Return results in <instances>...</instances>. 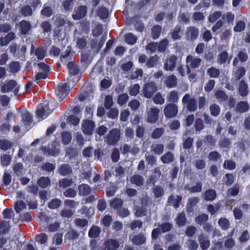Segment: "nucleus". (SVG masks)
Listing matches in <instances>:
<instances>
[{
    "label": "nucleus",
    "mask_w": 250,
    "mask_h": 250,
    "mask_svg": "<svg viewBox=\"0 0 250 250\" xmlns=\"http://www.w3.org/2000/svg\"><path fill=\"white\" fill-rule=\"evenodd\" d=\"M121 137V130L114 128L109 131L104 139V142L108 145L114 146L119 141Z\"/></svg>",
    "instance_id": "f257e3e1"
},
{
    "label": "nucleus",
    "mask_w": 250,
    "mask_h": 250,
    "mask_svg": "<svg viewBox=\"0 0 250 250\" xmlns=\"http://www.w3.org/2000/svg\"><path fill=\"white\" fill-rule=\"evenodd\" d=\"M182 103L186 105L187 108L190 111H195L197 109V104L196 99L191 96L189 94H186L182 99Z\"/></svg>",
    "instance_id": "f03ea898"
},
{
    "label": "nucleus",
    "mask_w": 250,
    "mask_h": 250,
    "mask_svg": "<svg viewBox=\"0 0 250 250\" xmlns=\"http://www.w3.org/2000/svg\"><path fill=\"white\" fill-rule=\"evenodd\" d=\"M157 90V87L154 83L152 82L147 83L143 86V95L145 98L150 99Z\"/></svg>",
    "instance_id": "7ed1b4c3"
},
{
    "label": "nucleus",
    "mask_w": 250,
    "mask_h": 250,
    "mask_svg": "<svg viewBox=\"0 0 250 250\" xmlns=\"http://www.w3.org/2000/svg\"><path fill=\"white\" fill-rule=\"evenodd\" d=\"M160 110L157 107H150L147 110V122L150 124L155 123L158 120Z\"/></svg>",
    "instance_id": "20e7f679"
},
{
    "label": "nucleus",
    "mask_w": 250,
    "mask_h": 250,
    "mask_svg": "<svg viewBox=\"0 0 250 250\" xmlns=\"http://www.w3.org/2000/svg\"><path fill=\"white\" fill-rule=\"evenodd\" d=\"M13 90L15 95H17L19 87L18 86L17 82L14 80H10L5 83V84L2 85L1 87V91L3 93L9 92L11 90Z\"/></svg>",
    "instance_id": "39448f33"
},
{
    "label": "nucleus",
    "mask_w": 250,
    "mask_h": 250,
    "mask_svg": "<svg viewBox=\"0 0 250 250\" xmlns=\"http://www.w3.org/2000/svg\"><path fill=\"white\" fill-rule=\"evenodd\" d=\"M199 30L194 26L187 28L185 33L186 39L188 41H194L199 36Z\"/></svg>",
    "instance_id": "423d86ee"
},
{
    "label": "nucleus",
    "mask_w": 250,
    "mask_h": 250,
    "mask_svg": "<svg viewBox=\"0 0 250 250\" xmlns=\"http://www.w3.org/2000/svg\"><path fill=\"white\" fill-rule=\"evenodd\" d=\"M177 58L175 55L167 56L165 60L164 68L166 71H172L176 66Z\"/></svg>",
    "instance_id": "0eeeda50"
},
{
    "label": "nucleus",
    "mask_w": 250,
    "mask_h": 250,
    "mask_svg": "<svg viewBox=\"0 0 250 250\" xmlns=\"http://www.w3.org/2000/svg\"><path fill=\"white\" fill-rule=\"evenodd\" d=\"M95 123L94 122L89 120H83L82 125V129L83 132L87 135L92 134L95 128Z\"/></svg>",
    "instance_id": "6e6552de"
},
{
    "label": "nucleus",
    "mask_w": 250,
    "mask_h": 250,
    "mask_svg": "<svg viewBox=\"0 0 250 250\" xmlns=\"http://www.w3.org/2000/svg\"><path fill=\"white\" fill-rule=\"evenodd\" d=\"M178 113V107L173 104L167 105L164 109L165 115L168 118H172L175 116Z\"/></svg>",
    "instance_id": "1a4fd4ad"
},
{
    "label": "nucleus",
    "mask_w": 250,
    "mask_h": 250,
    "mask_svg": "<svg viewBox=\"0 0 250 250\" xmlns=\"http://www.w3.org/2000/svg\"><path fill=\"white\" fill-rule=\"evenodd\" d=\"M49 110L47 104H41L36 110V115L39 120L45 118L49 114Z\"/></svg>",
    "instance_id": "9d476101"
},
{
    "label": "nucleus",
    "mask_w": 250,
    "mask_h": 250,
    "mask_svg": "<svg viewBox=\"0 0 250 250\" xmlns=\"http://www.w3.org/2000/svg\"><path fill=\"white\" fill-rule=\"evenodd\" d=\"M87 13V7L84 5H81L76 7L72 15L74 20H78L84 17Z\"/></svg>",
    "instance_id": "9b49d317"
},
{
    "label": "nucleus",
    "mask_w": 250,
    "mask_h": 250,
    "mask_svg": "<svg viewBox=\"0 0 250 250\" xmlns=\"http://www.w3.org/2000/svg\"><path fill=\"white\" fill-rule=\"evenodd\" d=\"M118 240L114 239H108L104 243V250H117L119 247Z\"/></svg>",
    "instance_id": "f8f14e48"
},
{
    "label": "nucleus",
    "mask_w": 250,
    "mask_h": 250,
    "mask_svg": "<svg viewBox=\"0 0 250 250\" xmlns=\"http://www.w3.org/2000/svg\"><path fill=\"white\" fill-rule=\"evenodd\" d=\"M201 59L197 57H193L190 55L187 56L186 59L187 64L192 68L198 67L201 62Z\"/></svg>",
    "instance_id": "ddd939ff"
},
{
    "label": "nucleus",
    "mask_w": 250,
    "mask_h": 250,
    "mask_svg": "<svg viewBox=\"0 0 250 250\" xmlns=\"http://www.w3.org/2000/svg\"><path fill=\"white\" fill-rule=\"evenodd\" d=\"M69 92V89L67 83L62 84L58 86L57 90L56 91L57 95L60 98H64L65 97Z\"/></svg>",
    "instance_id": "4468645a"
},
{
    "label": "nucleus",
    "mask_w": 250,
    "mask_h": 250,
    "mask_svg": "<svg viewBox=\"0 0 250 250\" xmlns=\"http://www.w3.org/2000/svg\"><path fill=\"white\" fill-rule=\"evenodd\" d=\"M31 220V217L28 212L21 213L17 214V217H13V222L17 223L19 221L21 222H29Z\"/></svg>",
    "instance_id": "2eb2a0df"
},
{
    "label": "nucleus",
    "mask_w": 250,
    "mask_h": 250,
    "mask_svg": "<svg viewBox=\"0 0 250 250\" xmlns=\"http://www.w3.org/2000/svg\"><path fill=\"white\" fill-rule=\"evenodd\" d=\"M146 237L143 234H139L133 236L132 243L135 245H141L145 243Z\"/></svg>",
    "instance_id": "dca6fc26"
},
{
    "label": "nucleus",
    "mask_w": 250,
    "mask_h": 250,
    "mask_svg": "<svg viewBox=\"0 0 250 250\" xmlns=\"http://www.w3.org/2000/svg\"><path fill=\"white\" fill-rule=\"evenodd\" d=\"M164 150V146L161 144H152L151 146V151L156 155L162 154Z\"/></svg>",
    "instance_id": "f3484780"
},
{
    "label": "nucleus",
    "mask_w": 250,
    "mask_h": 250,
    "mask_svg": "<svg viewBox=\"0 0 250 250\" xmlns=\"http://www.w3.org/2000/svg\"><path fill=\"white\" fill-rule=\"evenodd\" d=\"M239 93L243 97L246 96L249 93L248 84L243 80H241L240 82Z\"/></svg>",
    "instance_id": "a211bd4d"
},
{
    "label": "nucleus",
    "mask_w": 250,
    "mask_h": 250,
    "mask_svg": "<svg viewBox=\"0 0 250 250\" xmlns=\"http://www.w3.org/2000/svg\"><path fill=\"white\" fill-rule=\"evenodd\" d=\"M182 200L181 197L176 196H170L168 199V203L170 205H172L174 208H177L179 207V204Z\"/></svg>",
    "instance_id": "6ab92c4d"
},
{
    "label": "nucleus",
    "mask_w": 250,
    "mask_h": 250,
    "mask_svg": "<svg viewBox=\"0 0 250 250\" xmlns=\"http://www.w3.org/2000/svg\"><path fill=\"white\" fill-rule=\"evenodd\" d=\"M14 208L17 214H19L26 209V205L23 201H19L15 203Z\"/></svg>",
    "instance_id": "aec40b11"
},
{
    "label": "nucleus",
    "mask_w": 250,
    "mask_h": 250,
    "mask_svg": "<svg viewBox=\"0 0 250 250\" xmlns=\"http://www.w3.org/2000/svg\"><path fill=\"white\" fill-rule=\"evenodd\" d=\"M199 242L203 250H207L209 246V240L205 236L201 235L199 236Z\"/></svg>",
    "instance_id": "412c9836"
},
{
    "label": "nucleus",
    "mask_w": 250,
    "mask_h": 250,
    "mask_svg": "<svg viewBox=\"0 0 250 250\" xmlns=\"http://www.w3.org/2000/svg\"><path fill=\"white\" fill-rule=\"evenodd\" d=\"M15 35L13 32L8 33L5 37L0 38V44L2 46L7 45L10 42L14 40Z\"/></svg>",
    "instance_id": "4be33fe9"
},
{
    "label": "nucleus",
    "mask_w": 250,
    "mask_h": 250,
    "mask_svg": "<svg viewBox=\"0 0 250 250\" xmlns=\"http://www.w3.org/2000/svg\"><path fill=\"white\" fill-rule=\"evenodd\" d=\"M174 155L170 151H167L161 157V160L164 164H168L173 162Z\"/></svg>",
    "instance_id": "5701e85b"
},
{
    "label": "nucleus",
    "mask_w": 250,
    "mask_h": 250,
    "mask_svg": "<svg viewBox=\"0 0 250 250\" xmlns=\"http://www.w3.org/2000/svg\"><path fill=\"white\" fill-rule=\"evenodd\" d=\"M59 171L62 175L66 176L71 173L72 170L70 166L67 164H63L60 167Z\"/></svg>",
    "instance_id": "b1692460"
},
{
    "label": "nucleus",
    "mask_w": 250,
    "mask_h": 250,
    "mask_svg": "<svg viewBox=\"0 0 250 250\" xmlns=\"http://www.w3.org/2000/svg\"><path fill=\"white\" fill-rule=\"evenodd\" d=\"M249 109V105L247 102L242 101L239 102L236 105V110L239 112H245Z\"/></svg>",
    "instance_id": "393cba45"
},
{
    "label": "nucleus",
    "mask_w": 250,
    "mask_h": 250,
    "mask_svg": "<svg viewBox=\"0 0 250 250\" xmlns=\"http://www.w3.org/2000/svg\"><path fill=\"white\" fill-rule=\"evenodd\" d=\"M91 192L90 188L89 186L86 184H82L79 187V194L80 195L86 196L89 194Z\"/></svg>",
    "instance_id": "a878e982"
},
{
    "label": "nucleus",
    "mask_w": 250,
    "mask_h": 250,
    "mask_svg": "<svg viewBox=\"0 0 250 250\" xmlns=\"http://www.w3.org/2000/svg\"><path fill=\"white\" fill-rule=\"evenodd\" d=\"M166 85L168 88L175 87L177 85V78L174 75L168 76L165 82Z\"/></svg>",
    "instance_id": "bb28decb"
},
{
    "label": "nucleus",
    "mask_w": 250,
    "mask_h": 250,
    "mask_svg": "<svg viewBox=\"0 0 250 250\" xmlns=\"http://www.w3.org/2000/svg\"><path fill=\"white\" fill-rule=\"evenodd\" d=\"M199 198L197 197H193L189 198L188 203L187 211L191 212L193 210V208L195 207L198 202Z\"/></svg>",
    "instance_id": "cd10ccee"
},
{
    "label": "nucleus",
    "mask_w": 250,
    "mask_h": 250,
    "mask_svg": "<svg viewBox=\"0 0 250 250\" xmlns=\"http://www.w3.org/2000/svg\"><path fill=\"white\" fill-rule=\"evenodd\" d=\"M132 184H135L137 186H141L144 184V178L141 175H134L130 179Z\"/></svg>",
    "instance_id": "c85d7f7f"
},
{
    "label": "nucleus",
    "mask_w": 250,
    "mask_h": 250,
    "mask_svg": "<svg viewBox=\"0 0 250 250\" xmlns=\"http://www.w3.org/2000/svg\"><path fill=\"white\" fill-rule=\"evenodd\" d=\"M35 240L41 244H45L48 240V236L45 233H41L36 235Z\"/></svg>",
    "instance_id": "c756f323"
},
{
    "label": "nucleus",
    "mask_w": 250,
    "mask_h": 250,
    "mask_svg": "<svg viewBox=\"0 0 250 250\" xmlns=\"http://www.w3.org/2000/svg\"><path fill=\"white\" fill-rule=\"evenodd\" d=\"M21 30L23 34H26L31 28V25L29 22L22 21L20 23Z\"/></svg>",
    "instance_id": "7c9ffc66"
},
{
    "label": "nucleus",
    "mask_w": 250,
    "mask_h": 250,
    "mask_svg": "<svg viewBox=\"0 0 250 250\" xmlns=\"http://www.w3.org/2000/svg\"><path fill=\"white\" fill-rule=\"evenodd\" d=\"M62 202L60 199H53L51 200L48 204V207L52 209H57L61 205Z\"/></svg>",
    "instance_id": "2f4dec72"
},
{
    "label": "nucleus",
    "mask_w": 250,
    "mask_h": 250,
    "mask_svg": "<svg viewBox=\"0 0 250 250\" xmlns=\"http://www.w3.org/2000/svg\"><path fill=\"white\" fill-rule=\"evenodd\" d=\"M205 198L207 201H212L216 197V191L213 189H208L205 193Z\"/></svg>",
    "instance_id": "473e14b6"
},
{
    "label": "nucleus",
    "mask_w": 250,
    "mask_h": 250,
    "mask_svg": "<svg viewBox=\"0 0 250 250\" xmlns=\"http://www.w3.org/2000/svg\"><path fill=\"white\" fill-rule=\"evenodd\" d=\"M159 60V57L157 55L149 57L146 62V66L149 68L154 67Z\"/></svg>",
    "instance_id": "72a5a7b5"
},
{
    "label": "nucleus",
    "mask_w": 250,
    "mask_h": 250,
    "mask_svg": "<svg viewBox=\"0 0 250 250\" xmlns=\"http://www.w3.org/2000/svg\"><path fill=\"white\" fill-rule=\"evenodd\" d=\"M153 101L156 104L162 105L164 104L165 100L161 93L158 92L153 97Z\"/></svg>",
    "instance_id": "f704fd0d"
},
{
    "label": "nucleus",
    "mask_w": 250,
    "mask_h": 250,
    "mask_svg": "<svg viewBox=\"0 0 250 250\" xmlns=\"http://www.w3.org/2000/svg\"><path fill=\"white\" fill-rule=\"evenodd\" d=\"M162 27L159 25H155L151 29V34L154 39H157L161 32Z\"/></svg>",
    "instance_id": "c9c22d12"
},
{
    "label": "nucleus",
    "mask_w": 250,
    "mask_h": 250,
    "mask_svg": "<svg viewBox=\"0 0 250 250\" xmlns=\"http://www.w3.org/2000/svg\"><path fill=\"white\" fill-rule=\"evenodd\" d=\"M22 121L25 125H29L33 122V117L28 112H25L22 115Z\"/></svg>",
    "instance_id": "e433bc0d"
},
{
    "label": "nucleus",
    "mask_w": 250,
    "mask_h": 250,
    "mask_svg": "<svg viewBox=\"0 0 250 250\" xmlns=\"http://www.w3.org/2000/svg\"><path fill=\"white\" fill-rule=\"evenodd\" d=\"M169 102H177L179 100V94L178 92L173 90L168 94L167 97Z\"/></svg>",
    "instance_id": "4c0bfd02"
},
{
    "label": "nucleus",
    "mask_w": 250,
    "mask_h": 250,
    "mask_svg": "<svg viewBox=\"0 0 250 250\" xmlns=\"http://www.w3.org/2000/svg\"><path fill=\"white\" fill-rule=\"evenodd\" d=\"M219 226L224 230H227L229 227V221L225 218H221L218 220Z\"/></svg>",
    "instance_id": "58836bf2"
},
{
    "label": "nucleus",
    "mask_w": 250,
    "mask_h": 250,
    "mask_svg": "<svg viewBox=\"0 0 250 250\" xmlns=\"http://www.w3.org/2000/svg\"><path fill=\"white\" fill-rule=\"evenodd\" d=\"M3 215L4 218L6 219H10L12 218L13 220L14 217H17L15 215L14 211L12 208H6L3 211Z\"/></svg>",
    "instance_id": "ea45409f"
},
{
    "label": "nucleus",
    "mask_w": 250,
    "mask_h": 250,
    "mask_svg": "<svg viewBox=\"0 0 250 250\" xmlns=\"http://www.w3.org/2000/svg\"><path fill=\"white\" fill-rule=\"evenodd\" d=\"M125 38V42L129 44H134L137 40V37L133 35L132 33L126 34Z\"/></svg>",
    "instance_id": "a19ab883"
},
{
    "label": "nucleus",
    "mask_w": 250,
    "mask_h": 250,
    "mask_svg": "<svg viewBox=\"0 0 250 250\" xmlns=\"http://www.w3.org/2000/svg\"><path fill=\"white\" fill-rule=\"evenodd\" d=\"M100 233V228L97 226H93L89 230L88 235L90 237L95 238L99 236Z\"/></svg>",
    "instance_id": "79ce46f5"
},
{
    "label": "nucleus",
    "mask_w": 250,
    "mask_h": 250,
    "mask_svg": "<svg viewBox=\"0 0 250 250\" xmlns=\"http://www.w3.org/2000/svg\"><path fill=\"white\" fill-rule=\"evenodd\" d=\"M10 224L8 221H2L0 223V235L5 233L8 231Z\"/></svg>",
    "instance_id": "37998d69"
},
{
    "label": "nucleus",
    "mask_w": 250,
    "mask_h": 250,
    "mask_svg": "<svg viewBox=\"0 0 250 250\" xmlns=\"http://www.w3.org/2000/svg\"><path fill=\"white\" fill-rule=\"evenodd\" d=\"M13 171L18 176H20L23 174L24 168L22 164L21 163L16 164L13 166Z\"/></svg>",
    "instance_id": "c03bdc74"
},
{
    "label": "nucleus",
    "mask_w": 250,
    "mask_h": 250,
    "mask_svg": "<svg viewBox=\"0 0 250 250\" xmlns=\"http://www.w3.org/2000/svg\"><path fill=\"white\" fill-rule=\"evenodd\" d=\"M228 58V53L227 51H223L218 55L217 62L219 63H225Z\"/></svg>",
    "instance_id": "a18cd8bd"
},
{
    "label": "nucleus",
    "mask_w": 250,
    "mask_h": 250,
    "mask_svg": "<svg viewBox=\"0 0 250 250\" xmlns=\"http://www.w3.org/2000/svg\"><path fill=\"white\" fill-rule=\"evenodd\" d=\"M50 181L48 177H42L38 181V184L42 188H45L50 184Z\"/></svg>",
    "instance_id": "49530a36"
},
{
    "label": "nucleus",
    "mask_w": 250,
    "mask_h": 250,
    "mask_svg": "<svg viewBox=\"0 0 250 250\" xmlns=\"http://www.w3.org/2000/svg\"><path fill=\"white\" fill-rule=\"evenodd\" d=\"M67 67L70 74L74 75L78 73V69L77 65L74 62H69L67 64Z\"/></svg>",
    "instance_id": "de8ad7c7"
},
{
    "label": "nucleus",
    "mask_w": 250,
    "mask_h": 250,
    "mask_svg": "<svg viewBox=\"0 0 250 250\" xmlns=\"http://www.w3.org/2000/svg\"><path fill=\"white\" fill-rule=\"evenodd\" d=\"M128 96L126 93H123L120 95L117 99V103L120 105L126 104L128 100Z\"/></svg>",
    "instance_id": "09e8293b"
},
{
    "label": "nucleus",
    "mask_w": 250,
    "mask_h": 250,
    "mask_svg": "<svg viewBox=\"0 0 250 250\" xmlns=\"http://www.w3.org/2000/svg\"><path fill=\"white\" fill-rule=\"evenodd\" d=\"M210 114L213 116H218L220 112V108L217 104H214L209 107Z\"/></svg>",
    "instance_id": "8fccbe9b"
},
{
    "label": "nucleus",
    "mask_w": 250,
    "mask_h": 250,
    "mask_svg": "<svg viewBox=\"0 0 250 250\" xmlns=\"http://www.w3.org/2000/svg\"><path fill=\"white\" fill-rule=\"evenodd\" d=\"M0 161L2 166L7 167L10 165L11 162V156L7 154H4L1 156Z\"/></svg>",
    "instance_id": "3c124183"
},
{
    "label": "nucleus",
    "mask_w": 250,
    "mask_h": 250,
    "mask_svg": "<svg viewBox=\"0 0 250 250\" xmlns=\"http://www.w3.org/2000/svg\"><path fill=\"white\" fill-rule=\"evenodd\" d=\"M207 73L210 77L216 78L220 74V71L218 69L214 67H211L207 70Z\"/></svg>",
    "instance_id": "603ef678"
},
{
    "label": "nucleus",
    "mask_w": 250,
    "mask_h": 250,
    "mask_svg": "<svg viewBox=\"0 0 250 250\" xmlns=\"http://www.w3.org/2000/svg\"><path fill=\"white\" fill-rule=\"evenodd\" d=\"M164 129L163 128H157L151 133V137L154 139L159 138L164 133Z\"/></svg>",
    "instance_id": "864d4df0"
},
{
    "label": "nucleus",
    "mask_w": 250,
    "mask_h": 250,
    "mask_svg": "<svg viewBox=\"0 0 250 250\" xmlns=\"http://www.w3.org/2000/svg\"><path fill=\"white\" fill-rule=\"evenodd\" d=\"M177 224L179 226H183L186 224V218L184 213L179 214L176 218Z\"/></svg>",
    "instance_id": "5fc2aeb1"
},
{
    "label": "nucleus",
    "mask_w": 250,
    "mask_h": 250,
    "mask_svg": "<svg viewBox=\"0 0 250 250\" xmlns=\"http://www.w3.org/2000/svg\"><path fill=\"white\" fill-rule=\"evenodd\" d=\"M71 135L68 132H63L62 134V142L64 144L67 145L71 141Z\"/></svg>",
    "instance_id": "6e6d98bb"
},
{
    "label": "nucleus",
    "mask_w": 250,
    "mask_h": 250,
    "mask_svg": "<svg viewBox=\"0 0 250 250\" xmlns=\"http://www.w3.org/2000/svg\"><path fill=\"white\" fill-rule=\"evenodd\" d=\"M123 205V201L121 199L115 198L110 202V206L115 208L117 209L121 207Z\"/></svg>",
    "instance_id": "4d7b16f0"
},
{
    "label": "nucleus",
    "mask_w": 250,
    "mask_h": 250,
    "mask_svg": "<svg viewBox=\"0 0 250 250\" xmlns=\"http://www.w3.org/2000/svg\"><path fill=\"white\" fill-rule=\"evenodd\" d=\"M215 97L220 101H226L228 98V96L222 90L217 91L215 93Z\"/></svg>",
    "instance_id": "13d9d810"
},
{
    "label": "nucleus",
    "mask_w": 250,
    "mask_h": 250,
    "mask_svg": "<svg viewBox=\"0 0 250 250\" xmlns=\"http://www.w3.org/2000/svg\"><path fill=\"white\" fill-rule=\"evenodd\" d=\"M73 183L71 179L63 178L60 181L59 186L62 188H65L70 186Z\"/></svg>",
    "instance_id": "bf43d9fd"
},
{
    "label": "nucleus",
    "mask_w": 250,
    "mask_h": 250,
    "mask_svg": "<svg viewBox=\"0 0 250 250\" xmlns=\"http://www.w3.org/2000/svg\"><path fill=\"white\" fill-rule=\"evenodd\" d=\"M35 53L39 60H42L45 57L46 50L43 47L39 48L36 50Z\"/></svg>",
    "instance_id": "052dcab7"
},
{
    "label": "nucleus",
    "mask_w": 250,
    "mask_h": 250,
    "mask_svg": "<svg viewBox=\"0 0 250 250\" xmlns=\"http://www.w3.org/2000/svg\"><path fill=\"white\" fill-rule=\"evenodd\" d=\"M178 71L181 76L184 77L187 73H189L190 68L188 64H187L186 66L181 65L178 68Z\"/></svg>",
    "instance_id": "680f3d73"
},
{
    "label": "nucleus",
    "mask_w": 250,
    "mask_h": 250,
    "mask_svg": "<svg viewBox=\"0 0 250 250\" xmlns=\"http://www.w3.org/2000/svg\"><path fill=\"white\" fill-rule=\"evenodd\" d=\"M103 28L101 24H97L93 29V35L94 37H99L103 33Z\"/></svg>",
    "instance_id": "e2e57ef3"
},
{
    "label": "nucleus",
    "mask_w": 250,
    "mask_h": 250,
    "mask_svg": "<svg viewBox=\"0 0 250 250\" xmlns=\"http://www.w3.org/2000/svg\"><path fill=\"white\" fill-rule=\"evenodd\" d=\"M140 86L138 84L132 85L129 89V94L131 96H136L139 92Z\"/></svg>",
    "instance_id": "0e129e2a"
},
{
    "label": "nucleus",
    "mask_w": 250,
    "mask_h": 250,
    "mask_svg": "<svg viewBox=\"0 0 250 250\" xmlns=\"http://www.w3.org/2000/svg\"><path fill=\"white\" fill-rule=\"evenodd\" d=\"M236 164L232 160H226L225 161L223 167L224 168H227L229 170L234 169L235 168Z\"/></svg>",
    "instance_id": "69168bd1"
},
{
    "label": "nucleus",
    "mask_w": 250,
    "mask_h": 250,
    "mask_svg": "<svg viewBox=\"0 0 250 250\" xmlns=\"http://www.w3.org/2000/svg\"><path fill=\"white\" fill-rule=\"evenodd\" d=\"M222 15V14L219 11H215L212 14H210L208 17V20L210 22L213 23L217 20Z\"/></svg>",
    "instance_id": "338daca9"
},
{
    "label": "nucleus",
    "mask_w": 250,
    "mask_h": 250,
    "mask_svg": "<svg viewBox=\"0 0 250 250\" xmlns=\"http://www.w3.org/2000/svg\"><path fill=\"white\" fill-rule=\"evenodd\" d=\"M97 14L101 19H105L108 17V12L107 9L104 7L99 8Z\"/></svg>",
    "instance_id": "774afa93"
}]
</instances>
